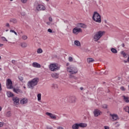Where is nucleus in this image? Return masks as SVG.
Instances as JSON below:
<instances>
[{"label": "nucleus", "instance_id": "obj_22", "mask_svg": "<svg viewBox=\"0 0 129 129\" xmlns=\"http://www.w3.org/2000/svg\"><path fill=\"white\" fill-rule=\"evenodd\" d=\"M87 62L90 63H92L93 62H94V59L92 58H88L87 59Z\"/></svg>", "mask_w": 129, "mask_h": 129}, {"label": "nucleus", "instance_id": "obj_55", "mask_svg": "<svg viewBox=\"0 0 129 129\" xmlns=\"http://www.w3.org/2000/svg\"><path fill=\"white\" fill-rule=\"evenodd\" d=\"M127 61L128 62H129V55H128V57L127 58Z\"/></svg>", "mask_w": 129, "mask_h": 129}, {"label": "nucleus", "instance_id": "obj_13", "mask_svg": "<svg viewBox=\"0 0 129 129\" xmlns=\"http://www.w3.org/2000/svg\"><path fill=\"white\" fill-rule=\"evenodd\" d=\"M110 116H111L113 121L117 120L119 119L118 115L115 114H110Z\"/></svg>", "mask_w": 129, "mask_h": 129}, {"label": "nucleus", "instance_id": "obj_9", "mask_svg": "<svg viewBox=\"0 0 129 129\" xmlns=\"http://www.w3.org/2000/svg\"><path fill=\"white\" fill-rule=\"evenodd\" d=\"M45 114L46 115H47L48 116H49V117L51 119H56V118H57V116H56V115L52 113H50V112H47Z\"/></svg>", "mask_w": 129, "mask_h": 129}, {"label": "nucleus", "instance_id": "obj_51", "mask_svg": "<svg viewBox=\"0 0 129 129\" xmlns=\"http://www.w3.org/2000/svg\"><path fill=\"white\" fill-rule=\"evenodd\" d=\"M10 32H11V33H15V31H14V30H10Z\"/></svg>", "mask_w": 129, "mask_h": 129}, {"label": "nucleus", "instance_id": "obj_39", "mask_svg": "<svg viewBox=\"0 0 129 129\" xmlns=\"http://www.w3.org/2000/svg\"><path fill=\"white\" fill-rule=\"evenodd\" d=\"M102 108H107V104H103L102 105Z\"/></svg>", "mask_w": 129, "mask_h": 129}, {"label": "nucleus", "instance_id": "obj_26", "mask_svg": "<svg viewBox=\"0 0 129 129\" xmlns=\"http://www.w3.org/2000/svg\"><path fill=\"white\" fill-rule=\"evenodd\" d=\"M123 109L124 110H125L126 112H127L128 113H129V106H125Z\"/></svg>", "mask_w": 129, "mask_h": 129}, {"label": "nucleus", "instance_id": "obj_62", "mask_svg": "<svg viewBox=\"0 0 129 129\" xmlns=\"http://www.w3.org/2000/svg\"><path fill=\"white\" fill-rule=\"evenodd\" d=\"M2 68H0V71H2Z\"/></svg>", "mask_w": 129, "mask_h": 129}, {"label": "nucleus", "instance_id": "obj_21", "mask_svg": "<svg viewBox=\"0 0 129 129\" xmlns=\"http://www.w3.org/2000/svg\"><path fill=\"white\" fill-rule=\"evenodd\" d=\"M79 127H86L87 126V124L84 123H79Z\"/></svg>", "mask_w": 129, "mask_h": 129}, {"label": "nucleus", "instance_id": "obj_53", "mask_svg": "<svg viewBox=\"0 0 129 129\" xmlns=\"http://www.w3.org/2000/svg\"><path fill=\"white\" fill-rule=\"evenodd\" d=\"M14 33L16 36H18V33H17L16 31H14Z\"/></svg>", "mask_w": 129, "mask_h": 129}, {"label": "nucleus", "instance_id": "obj_2", "mask_svg": "<svg viewBox=\"0 0 129 129\" xmlns=\"http://www.w3.org/2000/svg\"><path fill=\"white\" fill-rule=\"evenodd\" d=\"M104 33H105L104 31H101L96 32L93 36L94 41H95V42H97V41L100 40V38L103 36Z\"/></svg>", "mask_w": 129, "mask_h": 129}, {"label": "nucleus", "instance_id": "obj_24", "mask_svg": "<svg viewBox=\"0 0 129 129\" xmlns=\"http://www.w3.org/2000/svg\"><path fill=\"white\" fill-rule=\"evenodd\" d=\"M15 95H14V94L11 92H7V96L9 97H13Z\"/></svg>", "mask_w": 129, "mask_h": 129}, {"label": "nucleus", "instance_id": "obj_43", "mask_svg": "<svg viewBox=\"0 0 129 129\" xmlns=\"http://www.w3.org/2000/svg\"><path fill=\"white\" fill-rule=\"evenodd\" d=\"M47 31L48 32V33H53V31L50 28L47 30Z\"/></svg>", "mask_w": 129, "mask_h": 129}, {"label": "nucleus", "instance_id": "obj_49", "mask_svg": "<svg viewBox=\"0 0 129 129\" xmlns=\"http://www.w3.org/2000/svg\"><path fill=\"white\" fill-rule=\"evenodd\" d=\"M57 129H63V127H62V126H58V127H57Z\"/></svg>", "mask_w": 129, "mask_h": 129}, {"label": "nucleus", "instance_id": "obj_59", "mask_svg": "<svg viewBox=\"0 0 129 129\" xmlns=\"http://www.w3.org/2000/svg\"><path fill=\"white\" fill-rule=\"evenodd\" d=\"M105 74H107V73H108V72L106 71V72H105Z\"/></svg>", "mask_w": 129, "mask_h": 129}, {"label": "nucleus", "instance_id": "obj_15", "mask_svg": "<svg viewBox=\"0 0 129 129\" xmlns=\"http://www.w3.org/2000/svg\"><path fill=\"white\" fill-rule=\"evenodd\" d=\"M21 104H26V103H28V100L27 98H24L21 100L20 101Z\"/></svg>", "mask_w": 129, "mask_h": 129}, {"label": "nucleus", "instance_id": "obj_60", "mask_svg": "<svg viewBox=\"0 0 129 129\" xmlns=\"http://www.w3.org/2000/svg\"><path fill=\"white\" fill-rule=\"evenodd\" d=\"M0 111H2V107H0Z\"/></svg>", "mask_w": 129, "mask_h": 129}, {"label": "nucleus", "instance_id": "obj_58", "mask_svg": "<svg viewBox=\"0 0 129 129\" xmlns=\"http://www.w3.org/2000/svg\"><path fill=\"white\" fill-rule=\"evenodd\" d=\"M80 89H81V90H83L84 88H83V87H82L80 88Z\"/></svg>", "mask_w": 129, "mask_h": 129}, {"label": "nucleus", "instance_id": "obj_40", "mask_svg": "<svg viewBox=\"0 0 129 129\" xmlns=\"http://www.w3.org/2000/svg\"><path fill=\"white\" fill-rule=\"evenodd\" d=\"M114 125L116 124V127H118V126H119V123H118V122H116L115 123H114Z\"/></svg>", "mask_w": 129, "mask_h": 129}, {"label": "nucleus", "instance_id": "obj_8", "mask_svg": "<svg viewBox=\"0 0 129 129\" xmlns=\"http://www.w3.org/2000/svg\"><path fill=\"white\" fill-rule=\"evenodd\" d=\"M82 32V29L81 28H79L78 27H75L73 30V34H75V35H78L79 33H81Z\"/></svg>", "mask_w": 129, "mask_h": 129}, {"label": "nucleus", "instance_id": "obj_5", "mask_svg": "<svg viewBox=\"0 0 129 129\" xmlns=\"http://www.w3.org/2000/svg\"><path fill=\"white\" fill-rule=\"evenodd\" d=\"M49 69L51 71H57L60 69L57 63H51L49 66Z\"/></svg>", "mask_w": 129, "mask_h": 129}, {"label": "nucleus", "instance_id": "obj_50", "mask_svg": "<svg viewBox=\"0 0 129 129\" xmlns=\"http://www.w3.org/2000/svg\"><path fill=\"white\" fill-rule=\"evenodd\" d=\"M104 128L105 129H109V127L107 126H104Z\"/></svg>", "mask_w": 129, "mask_h": 129}, {"label": "nucleus", "instance_id": "obj_44", "mask_svg": "<svg viewBox=\"0 0 129 129\" xmlns=\"http://www.w3.org/2000/svg\"><path fill=\"white\" fill-rule=\"evenodd\" d=\"M23 4H26L27 0H21Z\"/></svg>", "mask_w": 129, "mask_h": 129}, {"label": "nucleus", "instance_id": "obj_28", "mask_svg": "<svg viewBox=\"0 0 129 129\" xmlns=\"http://www.w3.org/2000/svg\"><path fill=\"white\" fill-rule=\"evenodd\" d=\"M111 51L112 53H114V54H116V53H117V50H116V49L114 48H112L111 49Z\"/></svg>", "mask_w": 129, "mask_h": 129}, {"label": "nucleus", "instance_id": "obj_47", "mask_svg": "<svg viewBox=\"0 0 129 129\" xmlns=\"http://www.w3.org/2000/svg\"><path fill=\"white\" fill-rule=\"evenodd\" d=\"M6 27H10V24L9 23H7L6 24Z\"/></svg>", "mask_w": 129, "mask_h": 129}, {"label": "nucleus", "instance_id": "obj_63", "mask_svg": "<svg viewBox=\"0 0 129 129\" xmlns=\"http://www.w3.org/2000/svg\"><path fill=\"white\" fill-rule=\"evenodd\" d=\"M11 2H13V1H14V0H10Z\"/></svg>", "mask_w": 129, "mask_h": 129}, {"label": "nucleus", "instance_id": "obj_16", "mask_svg": "<svg viewBox=\"0 0 129 129\" xmlns=\"http://www.w3.org/2000/svg\"><path fill=\"white\" fill-rule=\"evenodd\" d=\"M20 46L22 48H26V47H28V44L26 42H21L20 43Z\"/></svg>", "mask_w": 129, "mask_h": 129}, {"label": "nucleus", "instance_id": "obj_56", "mask_svg": "<svg viewBox=\"0 0 129 129\" xmlns=\"http://www.w3.org/2000/svg\"><path fill=\"white\" fill-rule=\"evenodd\" d=\"M70 64L69 63V62H68V63H67V66H69Z\"/></svg>", "mask_w": 129, "mask_h": 129}, {"label": "nucleus", "instance_id": "obj_48", "mask_svg": "<svg viewBox=\"0 0 129 129\" xmlns=\"http://www.w3.org/2000/svg\"><path fill=\"white\" fill-rule=\"evenodd\" d=\"M2 90H3V89L2 88V84L0 83V92Z\"/></svg>", "mask_w": 129, "mask_h": 129}, {"label": "nucleus", "instance_id": "obj_7", "mask_svg": "<svg viewBox=\"0 0 129 129\" xmlns=\"http://www.w3.org/2000/svg\"><path fill=\"white\" fill-rule=\"evenodd\" d=\"M36 8L37 11H45L46 10V7L41 4H36Z\"/></svg>", "mask_w": 129, "mask_h": 129}, {"label": "nucleus", "instance_id": "obj_6", "mask_svg": "<svg viewBox=\"0 0 129 129\" xmlns=\"http://www.w3.org/2000/svg\"><path fill=\"white\" fill-rule=\"evenodd\" d=\"M6 86L8 89H12L13 88V82L10 79H8L7 80Z\"/></svg>", "mask_w": 129, "mask_h": 129}, {"label": "nucleus", "instance_id": "obj_37", "mask_svg": "<svg viewBox=\"0 0 129 129\" xmlns=\"http://www.w3.org/2000/svg\"><path fill=\"white\" fill-rule=\"evenodd\" d=\"M69 62H72V61H73V58L72 57V56H70L69 57Z\"/></svg>", "mask_w": 129, "mask_h": 129}, {"label": "nucleus", "instance_id": "obj_3", "mask_svg": "<svg viewBox=\"0 0 129 129\" xmlns=\"http://www.w3.org/2000/svg\"><path fill=\"white\" fill-rule=\"evenodd\" d=\"M92 19L96 23H101V16L97 12H94Z\"/></svg>", "mask_w": 129, "mask_h": 129}, {"label": "nucleus", "instance_id": "obj_4", "mask_svg": "<svg viewBox=\"0 0 129 129\" xmlns=\"http://www.w3.org/2000/svg\"><path fill=\"white\" fill-rule=\"evenodd\" d=\"M67 70L70 74H77L78 73V69L76 67H69L67 68Z\"/></svg>", "mask_w": 129, "mask_h": 129}, {"label": "nucleus", "instance_id": "obj_20", "mask_svg": "<svg viewBox=\"0 0 129 129\" xmlns=\"http://www.w3.org/2000/svg\"><path fill=\"white\" fill-rule=\"evenodd\" d=\"M69 78H70L71 79H75V80H77V77L74 76V74H70L69 75Z\"/></svg>", "mask_w": 129, "mask_h": 129}, {"label": "nucleus", "instance_id": "obj_64", "mask_svg": "<svg viewBox=\"0 0 129 129\" xmlns=\"http://www.w3.org/2000/svg\"><path fill=\"white\" fill-rule=\"evenodd\" d=\"M8 31H9V30H6V32H8Z\"/></svg>", "mask_w": 129, "mask_h": 129}, {"label": "nucleus", "instance_id": "obj_33", "mask_svg": "<svg viewBox=\"0 0 129 129\" xmlns=\"http://www.w3.org/2000/svg\"><path fill=\"white\" fill-rule=\"evenodd\" d=\"M37 52L38 54H41V53H43V50H42L41 48H38L37 50Z\"/></svg>", "mask_w": 129, "mask_h": 129}, {"label": "nucleus", "instance_id": "obj_23", "mask_svg": "<svg viewBox=\"0 0 129 129\" xmlns=\"http://www.w3.org/2000/svg\"><path fill=\"white\" fill-rule=\"evenodd\" d=\"M74 44L75 45H76V46H78V47L81 46V44L80 43V42H79V41L78 40H75L74 41Z\"/></svg>", "mask_w": 129, "mask_h": 129}, {"label": "nucleus", "instance_id": "obj_38", "mask_svg": "<svg viewBox=\"0 0 129 129\" xmlns=\"http://www.w3.org/2000/svg\"><path fill=\"white\" fill-rule=\"evenodd\" d=\"M1 39H2L3 41H6V42H8V39L5 37H2Z\"/></svg>", "mask_w": 129, "mask_h": 129}, {"label": "nucleus", "instance_id": "obj_52", "mask_svg": "<svg viewBox=\"0 0 129 129\" xmlns=\"http://www.w3.org/2000/svg\"><path fill=\"white\" fill-rule=\"evenodd\" d=\"M124 63H127V60H123Z\"/></svg>", "mask_w": 129, "mask_h": 129}, {"label": "nucleus", "instance_id": "obj_31", "mask_svg": "<svg viewBox=\"0 0 129 129\" xmlns=\"http://www.w3.org/2000/svg\"><path fill=\"white\" fill-rule=\"evenodd\" d=\"M121 54L123 55L124 58H127V55H126L127 54L124 51H121Z\"/></svg>", "mask_w": 129, "mask_h": 129}, {"label": "nucleus", "instance_id": "obj_17", "mask_svg": "<svg viewBox=\"0 0 129 129\" xmlns=\"http://www.w3.org/2000/svg\"><path fill=\"white\" fill-rule=\"evenodd\" d=\"M123 99L124 100V101H125V102H126V103H129V97H126L125 96H123Z\"/></svg>", "mask_w": 129, "mask_h": 129}, {"label": "nucleus", "instance_id": "obj_32", "mask_svg": "<svg viewBox=\"0 0 129 129\" xmlns=\"http://www.w3.org/2000/svg\"><path fill=\"white\" fill-rule=\"evenodd\" d=\"M70 99H71V101H70V102L73 103V102H75V97H71Z\"/></svg>", "mask_w": 129, "mask_h": 129}, {"label": "nucleus", "instance_id": "obj_61", "mask_svg": "<svg viewBox=\"0 0 129 129\" xmlns=\"http://www.w3.org/2000/svg\"><path fill=\"white\" fill-rule=\"evenodd\" d=\"M48 129H53V127H50L49 128H48Z\"/></svg>", "mask_w": 129, "mask_h": 129}, {"label": "nucleus", "instance_id": "obj_14", "mask_svg": "<svg viewBox=\"0 0 129 129\" xmlns=\"http://www.w3.org/2000/svg\"><path fill=\"white\" fill-rule=\"evenodd\" d=\"M32 66L35 68H41V64H40L38 62L32 63Z\"/></svg>", "mask_w": 129, "mask_h": 129}, {"label": "nucleus", "instance_id": "obj_35", "mask_svg": "<svg viewBox=\"0 0 129 129\" xmlns=\"http://www.w3.org/2000/svg\"><path fill=\"white\" fill-rule=\"evenodd\" d=\"M22 39L23 40H27L28 39V36H27V35H23L22 36Z\"/></svg>", "mask_w": 129, "mask_h": 129}, {"label": "nucleus", "instance_id": "obj_29", "mask_svg": "<svg viewBox=\"0 0 129 129\" xmlns=\"http://www.w3.org/2000/svg\"><path fill=\"white\" fill-rule=\"evenodd\" d=\"M79 26L80 27V28H86V25L82 23H80L79 24Z\"/></svg>", "mask_w": 129, "mask_h": 129}, {"label": "nucleus", "instance_id": "obj_42", "mask_svg": "<svg viewBox=\"0 0 129 129\" xmlns=\"http://www.w3.org/2000/svg\"><path fill=\"white\" fill-rule=\"evenodd\" d=\"M19 79L20 80V81H23L24 80V79L22 77H19Z\"/></svg>", "mask_w": 129, "mask_h": 129}, {"label": "nucleus", "instance_id": "obj_12", "mask_svg": "<svg viewBox=\"0 0 129 129\" xmlns=\"http://www.w3.org/2000/svg\"><path fill=\"white\" fill-rule=\"evenodd\" d=\"M94 115L95 117H97L99 115H100L101 111L98 109H95L93 112Z\"/></svg>", "mask_w": 129, "mask_h": 129}, {"label": "nucleus", "instance_id": "obj_34", "mask_svg": "<svg viewBox=\"0 0 129 129\" xmlns=\"http://www.w3.org/2000/svg\"><path fill=\"white\" fill-rule=\"evenodd\" d=\"M37 99L38 100V101H40V100H41V94H38L37 95Z\"/></svg>", "mask_w": 129, "mask_h": 129}, {"label": "nucleus", "instance_id": "obj_10", "mask_svg": "<svg viewBox=\"0 0 129 129\" xmlns=\"http://www.w3.org/2000/svg\"><path fill=\"white\" fill-rule=\"evenodd\" d=\"M13 91L15 93H17V94H22V93H23V91L19 87L13 88Z\"/></svg>", "mask_w": 129, "mask_h": 129}, {"label": "nucleus", "instance_id": "obj_27", "mask_svg": "<svg viewBox=\"0 0 129 129\" xmlns=\"http://www.w3.org/2000/svg\"><path fill=\"white\" fill-rule=\"evenodd\" d=\"M52 88H53V89H56L57 88H58V85L55 84H53L51 86Z\"/></svg>", "mask_w": 129, "mask_h": 129}, {"label": "nucleus", "instance_id": "obj_30", "mask_svg": "<svg viewBox=\"0 0 129 129\" xmlns=\"http://www.w3.org/2000/svg\"><path fill=\"white\" fill-rule=\"evenodd\" d=\"M6 116H7V117H10V116H12V113L11 112V111H8L6 113Z\"/></svg>", "mask_w": 129, "mask_h": 129}, {"label": "nucleus", "instance_id": "obj_11", "mask_svg": "<svg viewBox=\"0 0 129 129\" xmlns=\"http://www.w3.org/2000/svg\"><path fill=\"white\" fill-rule=\"evenodd\" d=\"M12 100L15 105H19V103L20 102V98H19L18 97H14Z\"/></svg>", "mask_w": 129, "mask_h": 129}, {"label": "nucleus", "instance_id": "obj_45", "mask_svg": "<svg viewBox=\"0 0 129 129\" xmlns=\"http://www.w3.org/2000/svg\"><path fill=\"white\" fill-rule=\"evenodd\" d=\"M49 22H52L53 19H52V17H49Z\"/></svg>", "mask_w": 129, "mask_h": 129}, {"label": "nucleus", "instance_id": "obj_19", "mask_svg": "<svg viewBox=\"0 0 129 129\" xmlns=\"http://www.w3.org/2000/svg\"><path fill=\"white\" fill-rule=\"evenodd\" d=\"M79 124L75 123V124L73 125L72 128L73 129H79Z\"/></svg>", "mask_w": 129, "mask_h": 129}, {"label": "nucleus", "instance_id": "obj_18", "mask_svg": "<svg viewBox=\"0 0 129 129\" xmlns=\"http://www.w3.org/2000/svg\"><path fill=\"white\" fill-rule=\"evenodd\" d=\"M51 77H52V78L57 79L59 77V74H58L57 73L51 74Z\"/></svg>", "mask_w": 129, "mask_h": 129}, {"label": "nucleus", "instance_id": "obj_46", "mask_svg": "<svg viewBox=\"0 0 129 129\" xmlns=\"http://www.w3.org/2000/svg\"><path fill=\"white\" fill-rule=\"evenodd\" d=\"M4 125V123L0 122V127H2Z\"/></svg>", "mask_w": 129, "mask_h": 129}, {"label": "nucleus", "instance_id": "obj_1", "mask_svg": "<svg viewBox=\"0 0 129 129\" xmlns=\"http://www.w3.org/2000/svg\"><path fill=\"white\" fill-rule=\"evenodd\" d=\"M39 82V78H35L32 79L31 81H29L28 82L27 85L29 88H34L35 86L38 85V83Z\"/></svg>", "mask_w": 129, "mask_h": 129}, {"label": "nucleus", "instance_id": "obj_57", "mask_svg": "<svg viewBox=\"0 0 129 129\" xmlns=\"http://www.w3.org/2000/svg\"><path fill=\"white\" fill-rule=\"evenodd\" d=\"M3 46H4V44H0V47H3Z\"/></svg>", "mask_w": 129, "mask_h": 129}, {"label": "nucleus", "instance_id": "obj_25", "mask_svg": "<svg viewBox=\"0 0 129 129\" xmlns=\"http://www.w3.org/2000/svg\"><path fill=\"white\" fill-rule=\"evenodd\" d=\"M17 22L16 19H11L10 20V23H13V24H17Z\"/></svg>", "mask_w": 129, "mask_h": 129}, {"label": "nucleus", "instance_id": "obj_41", "mask_svg": "<svg viewBox=\"0 0 129 129\" xmlns=\"http://www.w3.org/2000/svg\"><path fill=\"white\" fill-rule=\"evenodd\" d=\"M16 61L15 60H12V64H13V65H16Z\"/></svg>", "mask_w": 129, "mask_h": 129}, {"label": "nucleus", "instance_id": "obj_36", "mask_svg": "<svg viewBox=\"0 0 129 129\" xmlns=\"http://www.w3.org/2000/svg\"><path fill=\"white\" fill-rule=\"evenodd\" d=\"M120 89L121 90H122V91H125V90H126L125 88H124V87H123V86L121 87L120 88Z\"/></svg>", "mask_w": 129, "mask_h": 129}, {"label": "nucleus", "instance_id": "obj_54", "mask_svg": "<svg viewBox=\"0 0 129 129\" xmlns=\"http://www.w3.org/2000/svg\"><path fill=\"white\" fill-rule=\"evenodd\" d=\"M124 46H125V45H124V43H122V47H124Z\"/></svg>", "mask_w": 129, "mask_h": 129}]
</instances>
